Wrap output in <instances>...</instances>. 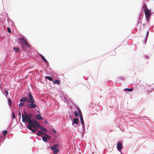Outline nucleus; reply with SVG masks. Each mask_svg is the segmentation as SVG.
Returning <instances> with one entry per match:
<instances>
[{
  "label": "nucleus",
  "instance_id": "nucleus-28",
  "mask_svg": "<svg viewBox=\"0 0 154 154\" xmlns=\"http://www.w3.org/2000/svg\"><path fill=\"white\" fill-rule=\"evenodd\" d=\"M7 131H6V130H5V131H3V133L4 134V136H5L6 134H7Z\"/></svg>",
  "mask_w": 154,
  "mask_h": 154
},
{
  "label": "nucleus",
  "instance_id": "nucleus-29",
  "mask_svg": "<svg viewBox=\"0 0 154 154\" xmlns=\"http://www.w3.org/2000/svg\"><path fill=\"white\" fill-rule=\"evenodd\" d=\"M8 103L10 105H11V100L10 98H9L8 100Z\"/></svg>",
  "mask_w": 154,
  "mask_h": 154
},
{
  "label": "nucleus",
  "instance_id": "nucleus-20",
  "mask_svg": "<svg viewBox=\"0 0 154 154\" xmlns=\"http://www.w3.org/2000/svg\"><path fill=\"white\" fill-rule=\"evenodd\" d=\"M125 91H128L131 92L133 91V89L131 88H125L124 89Z\"/></svg>",
  "mask_w": 154,
  "mask_h": 154
},
{
  "label": "nucleus",
  "instance_id": "nucleus-13",
  "mask_svg": "<svg viewBox=\"0 0 154 154\" xmlns=\"http://www.w3.org/2000/svg\"><path fill=\"white\" fill-rule=\"evenodd\" d=\"M41 128L40 129V130H42L41 131L42 132H46L47 131V129L45 128H43L42 126V127H41Z\"/></svg>",
  "mask_w": 154,
  "mask_h": 154
},
{
  "label": "nucleus",
  "instance_id": "nucleus-26",
  "mask_svg": "<svg viewBox=\"0 0 154 154\" xmlns=\"http://www.w3.org/2000/svg\"><path fill=\"white\" fill-rule=\"evenodd\" d=\"M45 136L46 137L47 139L48 138V139L49 140L51 138V137L48 135L46 134H45Z\"/></svg>",
  "mask_w": 154,
  "mask_h": 154
},
{
  "label": "nucleus",
  "instance_id": "nucleus-10",
  "mask_svg": "<svg viewBox=\"0 0 154 154\" xmlns=\"http://www.w3.org/2000/svg\"><path fill=\"white\" fill-rule=\"evenodd\" d=\"M35 117L37 119L39 120H42L43 119V118L39 114L36 115Z\"/></svg>",
  "mask_w": 154,
  "mask_h": 154
},
{
  "label": "nucleus",
  "instance_id": "nucleus-24",
  "mask_svg": "<svg viewBox=\"0 0 154 154\" xmlns=\"http://www.w3.org/2000/svg\"><path fill=\"white\" fill-rule=\"evenodd\" d=\"M74 116L75 117H77L79 115L78 114V112L76 111H74Z\"/></svg>",
  "mask_w": 154,
  "mask_h": 154
},
{
  "label": "nucleus",
  "instance_id": "nucleus-38",
  "mask_svg": "<svg viewBox=\"0 0 154 154\" xmlns=\"http://www.w3.org/2000/svg\"><path fill=\"white\" fill-rule=\"evenodd\" d=\"M3 93L4 94H5L4 93V92H3Z\"/></svg>",
  "mask_w": 154,
  "mask_h": 154
},
{
  "label": "nucleus",
  "instance_id": "nucleus-12",
  "mask_svg": "<svg viewBox=\"0 0 154 154\" xmlns=\"http://www.w3.org/2000/svg\"><path fill=\"white\" fill-rule=\"evenodd\" d=\"M53 82L54 84H57V85H59L60 83V81L57 79L53 81Z\"/></svg>",
  "mask_w": 154,
  "mask_h": 154
},
{
  "label": "nucleus",
  "instance_id": "nucleus-11",
  "mask_svg": "<svg viewBox=\"0 0 154 154\" xmlns=\"http://www.w3.org/2000/svg\"><path fill=\"white\" fill-rule=\"evenodd\" d=\"M73 122L75 124H78L79 123V120L77 118H74L73 119Z\"/></svg>",
  "mask_w": 154,
  "mask_h": 154
},
{
  "label": "nucleus",
  "instance_id": "nucleus-7",
  "mask_svg": "<svg viewBox=\"0 0 154 154\" xmlns=\"http://www.w3.org/2000/svg\"><path fill=\"white\" fill-rule=\"evenodd\" d=\"M20 101L21 102H27V97H23L20 100Z\"/></svg>",
  "mask_w": 154,
  "mask_h": 154
},
{
  "label": "nucleus",
  "instance_id": "nucleus-34",
  "mask_svg": "<svg viewBox=\"0 0 154 154\" xmlns=\"http://www.w3.org/2000/svg\"><path fill=\"white\" fill-rule=\"evenodd\" d=\"M19 116H20V117L21 113H20V111H19Z\"/></svg>",
  "mask_w": 154,
  "mask_h": 154
},
{
  "label": "nucleus",
  "instance_id": "nucleus-23",
  "mask_svg": "<svg viewBox=\"0 0 154 154\" xmlns=\"http://www.w3.org/2000/svg\"><path fill=\"white\" fill-rule=\"evenodd\" d=\"M25 45V44L21 45V48L23 50H25L26 49L25 47V46L24 45Z\"/></svg>",
  "mask_w": 154,
  "mask_h": 154
},
{
  "label": "nucleus",
  "instance_id": "nucleus-21",
  "mask_svg": "<svg viewBox=\"0 0 154 154\" xmlns=\"http://www.w3.org/2000/svg\"><path fill=\"white\" fill-rule=\"evenodd\" d=\"M40 57H41L42 59L45 62H47V60L44 57L42 54H40Z\"/></svg>",
  "mask_w": 154,
  "mask_h": 154
},
{
  "label": "nucleus",
  "instance_id": "nucleus-1",
  "mask_svg": "<svg viewBox=\"0 0 154 154\" xmlns=\"http://www.w3.org/2000/svg\"><path fill=\"white\" fill-rule=\"evenodd\" d=\"M27 98V102L29 103V104H27L26 106L28 108L33 109L37 106V105L35 103V101L31 92H30L28 94Z\"/></svg>",
  "mask_w": 154,
  "mask_h": 154
},
{
  "label": "nucleus",
  "instance_id": "nucleus-31",
  "mask_svg": "<svg viewBox=\"0 0 154 154\" xmlns=\"http://www.w3.org/2000/svg\"><path fill=\"white\" fill-rule=\"evenodd\" d=\"M12 117L13 118H15V113L14 112H13L12 114Z\"/></svg>",
  "mask_w": 154,
  "mask_h": 154
},
{
  "label": "nucleus",
  "instance_id": "nucleus-5",
  "mask_svg": "<svg viewBox=\"0 0 154 154\" xmlns=\"http://www.w3.org/2000/svg\"><path fill=\"white\" fill-rule=\"evenodd\" d=\"M18 41L21 45L25 44L26 46L29 47V45L24 38L22 37L21 38H19L18 39Z\"/></svg>",
  "mask_w": 154,
  "mask_h": 154
},
{
  "label": "nucleus",
  "instance_id": "nucleus-9",
  "mask_svg": "<svg viewBox=\"0 0 154 154\" xmlns=\"http://www.w3.org/2000/svg\"><path fill=\"white\" fill-rule=\"evenodd\" d=\"M58 145L57 144H55L53 146H51V149L52 150H54V149H57V148L58 147Z\"/></svg>",
  "mask_w": 154,
  "mask_h": 154
},
{
  "label": "nucleus",
  "instance_id": "nucleus-2",
  "mask_svg": "<svg viewBox=\"0 0 154 154\" xmlns=\"http://www.w3.org/2000/svg\"><path fill=\"white\" fill-rule=\"evenodd\" d=\"M22 121L23 122L29 123V125H30L33 122V121L31 120V118H32L31 114H29L28 115L25 113L24 114H22Z\"/></svg>",
  "mask_w": 154,
  "mask_h": 154
},
{
  "label": "nucleus",
  "instance_id": "nucleus-32",
  "mask_svg": "<svg viewBox=\"0 0 154 154\" xmlns=\"http://www.w3.org/2000/svg\"><path fill=\"white\" fill-rule=\"evenodd\" d=\"M52 131L54 133H55L56 132V131L54 129H52Z\"/></svg>",
  "mask_w": 154,
  "mask_h": 154
},
{
  "label": "nucleus",
  "instance_id": "nucleus-30",
  "mask_svg": "<svg viewBox=\"0 0 154 154\" xmlns=\"http://www.w3.org/2000/svg\"><path fill=\"white\" fill-rule=\"evenodd\" d=\"M7 31L9 33H10L11 32V30L9 27L7 28Z\"/></svg>",
  "mask_w": 154,
  "mask_h": 154
},
{
  "label": "nucleus",
  "instance_id": "nucleus-3",
  "mask_svg": "<svg viewBox=\"0 0 154 154\" xmlns=\"http://www.w3.org/2000/svg\"><path fill=\"white\" fill-rule=\"evenodd\" d=\"M27 127L33 133L35 132L37 130V128L33 122L30 125H28Z\"/></svg>",
  "mask_w": 154,
  "mask_h": 154
},
{
  "label": "nucleus",
  "instance_id": "nucleus-4",
  "mask_svg": "<svg viewBox=\"0 0 154 154\" xmlns=\"http://www.w3.org/2000/svg\"><path fill=\"white\" fill-rule=\"evenodd\" d=\"M144 11V13L146 18V21L147 22L149 21L150 16L151 15V11L149 9L145 10Z\"/></svg>",
  "mask_w": 154,
  "mask_h": 154
},
{
  "label": "nucleus",
  "instance_id": "nucleus-8",
  "mask_svg": "<svg viewBox=\"0 0 154 154\" xmlns=\"http://www.w3.org/2000/svg\"><path fill=\"white\" fill-rule=\"evenodd\" d=\"M33 122L34 124H36L37 127L39 128L40 129L41 128H40L42 127V126L41 125L36 121H33Z\"/></svg>",
  "mask_w": 154,
  "mask_h": 154
},
{
  "label": "nucleus",
  "instance_id": "nucleus-14",
  "mask_svg": "<svg viewBox=\"0 0 154 154\" xmlns=\"http://www.w3.org/2000/svg\"><path fill=\"white\" fill-rule=\"evenodd\" d=\"M80 118V120H81V122L83 126V128H84V120H83V117H81V118Z\"/></svg>",
  "mask_w": 154,
  "mask_h": 154
},
{
  "label": "nucleus",
  "instance_id": "nucleus-17",
  "mask_svg": "<svg viewBox=\"0 0 154 154\" xmlns=\"http://www.w3.org/2000/svg\"><path fill=\"white\" fill-rule=\"evenodd\" d=\"M143 8L144 9V11L148 9L147 8V7L145 4H144L143 6Z\"/></svg>",
  "mask_w": 154,
  "mask_h": 154
},
{
  "label": "nucleus",
  "instance_id": "nucleus-27",
  "mask_svg": "<svg viewBox=\"0 0 154 154\" xmlns=\"http://www.w3.org/2000/svg\"><path fill=\"white\" fill-rule=\"evenodd\" d=\"M25 103L22 102L19 104V106L20 107L24 105Z\"/></svg>",
  "mask_w": 154,
  "mask_h": 154
},
{
  "label": "nucleus",
  "instance_id": "nucleus-35",
  "mask_svg": "<svg viewBox=\"0 0 154 154\" xmlns=\"http://www.w3.org/2000/svg\"><path fill=\"white\" fill-rule=\"evenodd\" d=\"M149 34V32L148 31H147V34H146V36H148V35Z\"/></svg>",
  "mask_w": 154,
  "mask_h": 154
},
{
  "label": "nucleus",
  "instance_id": "nucleus-16",
  "mask_svg": "<svg viewBox=\"0 0 154 154\" xmlns=\"http://www.w3.org/2000/svg\"><path fill=\"white\" fill-rule=\"evenodd\" d=\"M44 134V133H43L42 131H38V133L37 134V135L38 136H42V135Z\"/></svg>",
  "mask_w": 154,
  "mask_h": 154
},
{
  "label": "nucleus",
  "instance_id": "nucleus-15",
  "mask_svg": "<svg viewBox=\"0 0 154 154\" xmlns=\"http://www.w3.org/2000/svg\"><path fill=\"white\" fill-rule=\"evenodd\" d=\"M78 112L79 114L80 118L83 117L82 115L81 111L79 109H78Z\"/></svg>",
  "mask_w": 154,
  "mask_h": 154
},
{
  "label": "nucleus",
  "instance_id": "nucleus-18",
  "mask_svg": "<svg viewBox=\"0 0 154 154\" xmlns=\"http://www.w3.org/2000/svg\"><path fill=\"white\" fill-rule=\"evenodd\" d=\"M53 152L54 154H56L59 152V149L57 148L53 150Z\"/></svg>",
  "mask_w": 154,
  "mask_h": 154
},
{
  "label": "nucleus",
  "instance_id": "nucleus-37",
  "mask_svg": "<svg viewBox=\"0 0 154 154\" xmlns=\"http://www.w3.org/2000/svg\"><path fill=\"white\" fill-rule=\"evenodd\" d=\"M5 96H6V97H7V95H5Z\"/></svg>",
  "mask_w": 154,
  "mask_h": 154
},
{
  "label": "nucleus",
  "instance_id": "nucleus-33",
  "mask_svg": "<svg viewBox=\"0 0 154 154\" xmlns=\"http://www.w3.org/2000/svg\"><path fill=\"white\" fill-rule=\"evenodd\" d=\"M4 91H5V92L6 93L7 95H8V91H7V90H4Z\"/></svg>",
  "mask_w": 154,
  "mask_h": 154
},
{
  "label": "nucleus",
  "instance_id": "nucleus-22",
  "mask_svg": "<svg viewBox=\"0 0 154 154\" xmlns=\"http://www.w3.org/2000/svg\"><path fill=\"white\" fill-rule=\"evenodd\" d=\"M45 78L50 81H52L53 80L51 76H46Z\"/></svg>",
  "mask_w": 154,
  "mask_h": 154
},
{
  "label": "nucleus",
  "instance_id": "nucleus-6",
  "mask_svg": "<svg viewBox=\"0 0 154 154\" xmlns=\"http://www.w3.org/2000/svg\"><path fill=\"white\" fill-rule=\"evenodd\" d=\"M117 147L119 151H120L122 150L123 148V146L121 142H119L118 143L117 145Z\"/></svg>",
  "mask_w": 154,
  "mask_h": 154
},
{
  "label": "nucleus",
  "instance_id": "nucleus-19",
  "mask_svg": "<svg viewBox=\"0 0 154 154\" xmlns=\"http://www.w3.org/2000/svg\"><path fill=\"white\" fill-rule=\"evenodd\" d=\"M13 49L15 52H18L20 50V48L18 47H17V48L14 47L13 48Z\"/></svg>",
  "mask_w": 154,
  "mask_h": 154
},
{
  "label": "nucleus",
  "instance_id": "nucleus-25",
  "mask_svg": "<svg viewBox=\"0 0 154 154\" xmlns=\"http://www.w3.org/2000/svg\"><path fill=\"white\" fill-rule=\"evenodd\" d=\"M42 139L45 142H46L47 140L46 137L43 136L42 137Z\"/></svg>",
  "mask_w": 154,
  "mask_h": 154
},
{
  "label": "nucleus",
  "instance_id": "nucleus-36",
  "mask_svg": "<svg viewBox=\"0 0 154 154\" xmlns=\"http://www.w3.org/2000/svg\"><path fill=\"white\" fill-rule=\"evenodd\" d=\"M45 123H47V120H45Z\"/></svg>",
  "mask_w": 154,
  "mask_h": 154
}]
</instances>
